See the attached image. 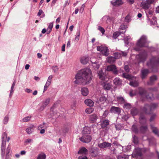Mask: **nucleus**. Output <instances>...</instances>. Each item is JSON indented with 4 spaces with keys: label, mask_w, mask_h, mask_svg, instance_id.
Instances as JSON below:
<instances>
[{
    "label": "nucleus",
    "mask_w": 159,
    "mask_h": 159,
    "mask_svg": "<svg viewBox=\"0 0 159 159\" xmlns=\"http://www.w3.org/2000/svg\"><path fill=\"white\" fill-rule=\"evenodd\" d=\"M122 74L121 76L123 78L128 80H131L132 79V77L131 75L125 73L123 70H122Z\"/></svg>",
    "instance_id": "25"
},
{
    "label": "nucleus",
    "mask_w": 159,
    "mask_h": 159,
    "mask_svg": "<svg viewBox=\"0 0 159 159\" xmlns=\"http://www.w3.org/2000/svg\"><path fill=\"white\" fill-rule=\"evenodd\" d=\"M106 70L108 71H111L115 75L118 74V70L116 66L114 65H110L107 66Z\"/></svg>",
    "instance_id": "8"
},
{
    "label": "nucleus",
    "mask_w": 159,
    "mask_h": 159,
    "mask_svg": "<svg viewBox=\"0 0 159 159\" xmlns=\"http://www.w3.org/2000/svg\"><path fill=\"white\" fill-rule=\"evenodd\" d=\"M139 122L141 125H143L145 124L147 121V119H145V120L139 119Z\"/></svg>",
    "instance_id": "62"
},
{
    "label": "nucleus",
    "mask_w": 159,
    "mask_h": 159,
    "mask_svg": "<svg viewBox=\"0 0 159 159\" xmlns=\"http://www.w3.org/2000/svg\"><path fill=\"white\" fill-rule=\"evenodd\" d=\"M132 141L135 144H137L139 143L138 137L135 135L132 136Z\"/></svg>",
    "instance_id": "31"
},
{
    "label": "nucleus",
    "mask_w": 159,
    "mask_h": 159,
    "mask_svg": "<svg viewBox=\"0 0 159 159\" xmlns=\"http://www.w3.org/2000/svg\"><path fill=\"white\" fill-rule=\"evenodd\" d=\"M147 42V37L144 35L142 36L140 39L138 40L136 43V46L137 47L134 48V49L137 51H140V48L146 47L145 45Z\"/></svg>",
    "instance_id": "2"
},
{
    "label": "nucleus",
    "mask_w": 159,
    "mask_h": 159,
    "mask_svg": "<svg viewBox=\"0 0 159 159\" xmlns=\"http://www.w3.org/2000/svg\"><path fill=\"white\" fill-rule=\"evenodd\" d=\"M50 84H51L50 83H48L47 82H46L45 86H44L43 93H44L47 90L49 86L50 85Z\"/></svg>",
    "instance_id": "49"
},
{
    "label": "nucleus",
    "mask_w": 159,
    "mask_h": 159,
    "mask_svg": "<svg viewBox=\"0 0 159 159\" xmlns=\"http://www.w3.org/2000/svg\"><path fill=\"white\" fill-rule=\"evenodd\" d=\"M53 22H51L49 24L48 27L47 29L48 30H52V29L53 27Z\"/></svg>",
    "instance_id": "56"
},
{
    "label": "nucleus",
    "mask_w": 159,
    "mask_h": 159,
    "mask_svg": "<svg viewBox=\"0 0 159 159\" xmlns=\"http://www.w3.org/2000/svg\"><path fill=\"white\" fill-rule=\"evenodd\" d=\"M85 104L89 107H92L93 106L94 102L90 99H87L84 101Z\"/></svg>",
    "instance_id": "26"
},
{
    "label": "nucleus",
    "mask_w": 159,
    "mask_h": 159,
    "mask_svg": "<svg viewBox=\"0 0 159 159\" xmlns=\"http://www.w3.org/2000/svg\"><path fill=\"white\" fill-rule=\"evenodd\" d=\"M149 104H146L144 105V106L142 108V111L145 114L148 115H150L151 114V113L150 111H148V109L147 107H149Z\"/></svg>",
    "instance_id": "23"
},
{
    "label": "nucleus",
    "mask_w": 159,
    "mask_h": 159,
    "mask_svg": "<svg viewBox=\"0 0 159 159\" xmlns=\"http://www.w3.org/2000/svg\"><path fill=\"white\" fill-rule=\"evenodd\" d=\"M113 82L115 85L120 86L122 84V80L118 77H116L114 79Z\"/></svg>",
    "instance_id": "19"
},
{
    "label": "nucleus",
    "mask_w": 159,
    "mask_h": 159,
    "mask_svg": "<svg viewBox=\"0 0 159 159\" xmlns=\"http://www.w3.org/2000/svg\"><path fill=\"white\" fill-rule=\"evenodd\" d=\"M134 153L136 156L141 157L142 155V153L140 150L138 148H136L134 150Z\"/></svg>",
    "instance_id": "29"
},
{
    "label": "nucleus",
    "mask_w": 159,
    "mask_h": 159,
    "mask_svg": "<svg viewBox=\"0 0 159 159\" xmlns=\"http://www.w3.org/2000/svg\"><path fill=\"white\" fill-rule=\"evenodd\" d=\"M139 112V110L138 109L135 107H133L130 110V113L133 116L137 115Z\"/></svg>",
    "instance_id": "18"
},
{
    "label": "nucleus",
    "mask_w": 159,
    "mask_h": 159,
    "mask_svg": "<svg viewBox=\"0 0 159 159\" xmlns=\"http://www.w3.org/2000/svg\"><path fill=\"white\" fill-rule=\"evenodd\" d=\"M120 34V32H114L113 34V37L114 39H116L117 37Z\"/></svg>",
    "instance_id": "44"
},
{
    "label": "nucleus",
    "mask_w": 159,
    "mask_h": 159,
    "mask_svg": "<svg viewBox=\"0 0 159 159\" xmlns=\"http://www.w3.org/2000/svg\"><path fill=\"white\" fill-rule=\"evenodd\" d=\"M115 59H116L115 58L112 57H109L108 58V62L111 63H113L115 61Z\"/></svg>",
    "instance_id": "41"
},
{
    "label": "nucleus",
    "mask_w": 159,
    "mask_h": 159,
    "mask_svg": "<svg viewBox=\"0 0 159 159\" xmlns=\"http://www.w3.org/2000/svg\"><path fill=\"white\" fill-rule=\"evenodd\" d=\"M125 22H129L131 20V17L129 15H128L125 17Z\"/></svg>",
    "instance_id": "53"
},
{
    "label": "nucleus",
    "mask_w": 159,
    "mask_h": 159,
    "mask_svg": "<svg viewBox=\"0 0 159 159\" xmlns=\"http://www.w3.org/2000/svg\"><path fill=\"white\" fill-rule=\"evenodd\" d=\"M9 120V117L8 116H6L4 118V119L3 120V123L4 124H7L8 121Z\"/></svg>",
    "instance_id": "54"
},
{
    "label": "nucleus",
    "mask_w": 159,
    "mask_h": 159,
    "mask_svg": "<svg viewBox=\"0 0 159 159\" xmlns=\"http://www.w3.org/2000/svg\"><path fill=\"white\" fill-rule=\"evenodd\" d=\"M80 140L83 143H88L92 140V137L89 135H83L82 137L80 138Z\"/></svg>",
    "instance_id": "9"
},
{
    "label": "nucleus",
    "mask_w": 159,
    "mask_h": 159,
    "mask_svg": "<svg viewBox=\"0 0 159 159\" xmlns=\"http://www.w3.org/2000/svg\"><path fill=\"white\" fill-rule=\"evenodd\" d=\"M118 159H126V157L125 155H119L117 157Z\"/></svg>",
    "instance_id": "63"
},
{
    "label": "nucleus",
    "mask_w": 159,
    "mask_h": 159,
    "mask_svg": "<svg viewBox=\"0 0 159 159\" xmlns=\"http://www.w3.org/2000/svg\"><path fill=\"white\" fill-rule=\"evenodd\" d=\"M46 155L44 153L40 154H39L37 159H45Z\"/></svg>",
    "instance_id": "42"
},
{
    "label": "nucleus",
    "mask_w": 159,
    "mask_h": 159,
    "mask_svg": "<svg viewBox=\"0 0 159 159\" xmlns=\"http://www.w3.org/2000/svg\"><path fill=\"white\" fill-rule=\"evenodd\" d=\"M109 120H105L102 122L101 126L102 128H104L109 125Z\"/></svg>",
    "instance_id": "27"
},
{
    "label": "nucleus",
    "mask_w": 159,
    "mask_h": 159,
    "mask_svg": "<svg viewBox=\"0 0 159 159\" xmlns=\"http://www.w3.org/2000/svg\"><path fill=\"white\" fill-rule=\"evenodd\" d=\"M50 100V98H48L46 99L44 101L42 102V105L39 109V111H43L49 104Z\"/></svg>",
    "instance_id": "12"
},
{
    "label": "nucleus",
    "mask_w": 159,
    "mask_h": 159,
    "mask_svg": "<svg viewBox=\"0 0 159 159\" xmlns=\"http://www.w3.org/2000/svg\"><path fill=\"white\" fill-rule=\"evenodd\" d=\"M151 114L150 118L149 119V121L150 122H152L154 121L155 119L157 117V115L155 113H153Z\"/></svg>",
    "instance_id": "35"
},
{
    "label": "nucleus",
    "mask_w": 159,
    "mask_h": 159,
    "mask_svg": "<svg viewBox=\"0 0 159 159\" xmlns=\"http://www.w3.org/2000/svg\"><path fill=\"white\" fill-rule=\"evenodd\" d=\"M7 134L4 132L2 133V143L1 146V156L2 159H3L5 154L6 141L5 140L7 138Z\"/></svg>",
    "instance_id": "3"
},
{
    "label": "nucleus",
    "mask_w": 159,
    "mask_h": 159,
    "mask_svg": "<svg viewBox=\"0 0 159 159\" xmlns=\"http://www.w3.org/2000/svg\"><path fill=\"white\" fill-rule=\"evenodd\" d=\"M154 0H146L143 1L141 3V6L144 9H148L150 7V5L152 3Z\"/></svg>",
    "instance_id": "7"
},
{
    "label": "nucleus",
    "mask_w": 159,
    "mask_h": 159,
    "mask_svg": "<svg viewBox=\"0 0 159 159\" xmlns=\"http://www.w3.org/2000/svg\"><path fill=\"white\" fill-rule=\"evenodd\" d=\"M98 76L99 78L102 80H104L106 76L105 74L103 72L102 70H99L98 73Z\"/></svg>",
    "instance_id": "24"
},
{
    "label": "nucleus",
    "mask_w": 159,
    "mask_h": 159,
    "mask_svg": "<svg viewBox=\"0 0 159 159\" xmlns=\"http://www.w3.org/2000/svg\"><path fill=\"white\" fill-rule=\"evenodd\" d=\"M139 119L145 120V119H147L144 115L141 114L140 115Z\"/></svg>",
    "instance_id": "59"
},
{
    "label": "nucleus",
    "mask_w": 159,
    "mask_h": 159,
    "mask_svg": "<svg viewBox=\"0 0 159 159\" xmlns=\"http://www.w3.org/2000/svg\"><path fill=\"white\" fill-rule=\"evenodd\" d=\"M106 98L104 96L101 97L99 99V102L101 104H103L106 101Z\"/></svg>",
    "instance_id": "38"
},
{
    "label": "nucleus",
    "mask_w": 159,
    "mask_h": 159,
    "mask_svg": "<svg viewBox=\"0 0 159 159\" xmlns=\"http://www.w3.org/2000/svg\"><path fill=\"white\" fill-rule=\"evenodd\" d=\"M88 152L87 149L83 147L80 149L78 152V153L85 155L87 154Z\"/></svg>",
    "instance_id": "20"
},
{
    "label": "nucleus",
    "mask_w": 159,
    "mask_h": 159,
    "mask_svg": "<svg viewBox=\"0 0 159 159\" xmlns=\"http://www.w3.org/2000/svg\"><path fill=\"white\" fill-rule=\"evenodd\" d=\"M129 84L133 87H137L139 86L138 83L136 81H131L130 82Z\"/></svg>",
    "instance_id": "37"
},
{
    "label": "nucleus",
    "mask_w": 159,
    "mask_h": 159,
    "mask_svg": "<svg viewBox=\"0 0 159 159\" xmlns=\"http://www.w3.org/2000/svg\"><path fill=\"white\" fill-rule=\"evenodd\" d=\"M157 104L156 103H152L150 105H149V107L150 111H154L157 108Z\"/></svg>",
    "instance_id": "30"
},
{
    "label": "nucleus",
    "mask_w": 159,
    "mask_h": 159,
    "mask_svg": "<svg viewBox=\"0 0 159 159\" xmlns=\"http://www.w3.org/2000/svg\"><path fill=\"white\" fill-rule=\"evenodd\" d=\"M157 77L155 75H153L150 77V81L151 82H152L153 81L157 80Z\"/></svg>",
    "instance_id": "48"
},
{
    "label": "nucleus",
    "mask_w": 159,
    "mask_h": 159,
    "mask_svg": "<svg viewBox=\"0 0 159 159\" xmlns=\"http://www.w3.org/2000/svg\"><path fill=\"white\" fill-rule=\"evenodd\" d=\"M52 69L55 73H57L58 71V68L57 66H54L52 67Z\"/></svg>",
    "instance_id": "60"
},
{
    "label": "nucleus",
    "mask_w": 159,
    "mask_h": 159,
    "mask_svg": "<svg viewBox=\"0 0 159 159\" xmlns=\"http://www.w3.org/2000/svg\"><path fill=\"white\" fill-rule=\"evenodd\" d=\"M113 55L115 58L116 59L120 58L121 56V54L120 52H116L114 53Z\"/></svg>",
    "instance_id": "40"
},
{
    "label": "nucleus",
    "mask_w": 159,
    "mask_h": 159,
    "mask_svg": "<svg viewBox=\"0 0 159 159\" xmlns=\"http://www.w3.org/2000/svg\"><path fill=\"white\" fill-rule=\"evenodd\" d=\"M151 129L152 132L156 135L159 136V133L158 129L157 128L153 127L152 125L151 126Z\"/></svg>",
    "instance_id": "32"
},
{
    "label": "nucleus",
    "mask_w": 159,
    "mask_h": 159,
    "mask_svg": "<svg viewBox=\"0 0 159 159\" xmlns=\"http://www.w3.org/2000/svg\"><path fill=\"white\" fill-rule=\"evenodd\" d=\"M11 152L12 151L11 149V148L10 147H9L8 146L6 149V154H9L10 153H11Z\"/></svg>",
    "instance_id": "51"
},
{
    "label": "nucleus",
    "mask_w": 159,
    "mask_h": 159,
    "mask_svg": "<svg viewBox=\"0 0 159 159\" xmlns=\"http://www.w3.org/2000/svg\"><path fill=\"white\" fill-rule=\"evenodd\" d=\"M147 55V53L144 52L140 53L136 56V59L137 60L139 63L141 62H144L146 60Z\"/></svg>",
    "instance_id": "6"
},
{
    "label": "nucleus",
    "mask_w": 159,
    "mask_h": 159,
    "mask_svg": "<svg viewBox=\"0 0 159 159\" xmlns=\"http://www.w3.org/2000/svg\"><path fill=\"white\" fill-rule=\"evenodd\" d=\"M99 118L98 115L93 114L89 116V119L90 123H93L96 122L97 120Z\"/></svg>",
    "instance_id": "10"
},
{
    "label": "nucleus",
    "mask_w": 159,
    "mask_h": 159,
    "mask_svg": "<svg viewBox=\"0 0 159 159\" xmlns=\"http://www.w3.org/2000/svg\"><path fill=\"white\" fill-rule=\"evenodd\" d=\"M108 114V110H106L104 112L102 116L103 117H106Z\"/></svg>",
    "instance_id": "61"
},
{
    "label": "nucleus",
    "mask_w": 159,
    "mask_h": 159,
    "mask_svg": "<svg viewBox=\"0 0 159 159\" xmlns=\"http://www.w3.org/2000/svg\"><path fill=\"white\" fill-rule=\"evenodd\" d=\"M90 152L91 154L93 156L96 157L98 155V151L97 149L92 148L91 149Z\"/></svg>",
    "instance_id": "34"
},
{
    "label": "nucleus",
    "mask_w": 159,
    "mask_h": 159,
    "mask_svg": "<svg viewBox=\"0 0 159 159\" xmlns=\"http://www.w3.org/2000/svg\"><path fill=\"white\" fill-rule=\"evenodd\" d=\"M69 129L67 127H64L61 129V131L64 134H65L68 131Z\"/></svg>",
    "instance_id": "46"
},
{
    "label": "nucleus",
    "mask_w": 159,
    "mask_h": 159,
    "mask_svg": "<svg viewBox=\"0 0 159 159\" xmlns=\"http://www.w3.org/2000/svg\"><path fill=\"white\" fill-rule=\"evenodd\" d=\"M92 78L91 70L89 68H85L79 70L76 75L74 82L78 84H88L90 83Z\"/></svg>",
    "instance_id": "1"
},
{
    "label": "nucleus",
    "mask_w": 159,
    "mask_h": 159,
    "mask_svg": "<svg viewBox=\"0 0 159 159\" xmlns=\"http://www.w3.org/2000/svg\"><path fill=\"white\" fill-rule=\"evenodd\" d=\"M110 111L111 113L117 114L118 115H120L121 109L120 107L112 106L110 109Z\"/></svg>",
    "instance_id": "11"
},
{
    "label": "nucleus",
    "mask_w": 159,
    "mask_h": 159,
    "mask_svg": "<svg viewBox=\"0 0 159 159\" xmlns=\"http://www.w3.org/2000/svg\"><path fill=\"white\" fill-rule=\"evenodd\" d=\"M131 130L135 134H138L139 133V129L137 125L134 124L131 127Z\"/></svg>",
    "instance_id": "22"
},
{
    "label": "nucleus",
    "mask_w": 159,
    "mask_h": 159,
    "mask_svg": "<svg viewBox=\"0 0 159 159\" xmlns=\"http://www.w3.org/2000/svg\"><path fill=\"white\" fill-rule=\"evenodd\" d=\"M104 89L107 90H109L111 88V85L110 83H104L103 84Z\"/></svg>",
    "instance_id": "39"
},
{
    "label": "nucleus",
    "mask_w": 159,
    "mask_h": 159,
    "mask_svg": "<svg viewBox=\"0 0 159 159\" xmlns=\"http://www.w3.org/2000/svg\"><path fill=\"white\" fill-rule=\"evenodd\" d=\"M148 131V126L147 125H141L139 127V133L142 134H146Z\"/></svg>",
    "instance_id": "16"
},
{
    "label": "nucleus",
    "mask_w": 159,
    "mask_h": 159,
    "mask_svg": "<svg viewBox=\"0 0 159 159\" xmlns=\"http://www.w3.org/2000/svg\"><path fill=\"white\" fill-rule=\"evenodd\" d=\"M110 2L111 4L114 7L119 6L123 3L122 0H113Z\"/></svg>",
    "instance_id": "17"
},
{
    "label": "nucleus",
    "mask_w": 159,
    "mask_h": 159,
    "mask_svg": "<svg viewBox=\"0 0 159 159\" xmlns=\"http://www.w3.org/2000/svg\"><path fill=\"white\" fill-rule=\"evenodd\" d=\"M98 29L101 32L102 34H104L105 32V29L102 27L99 26H98Z\"/></svg>",
    "instance_id": "52"
},
{
    "label": "nucleus",
    "mask_w": 159,
    "mask_h": 159,
    "mask_svg": "<svg viewBox=\"0 0 159 159\" xmlns=\"http://www.w3.org/2000/svg\"><path fill=\"white\" fill-rule=\"evenodd\" d=\"M32 129L31 127L28 128L26 129V131L27 134H31L32 132Z\"/></svg>",
    "instance_id": "55"
},
{
    "label": "nucleus",
    "mask_w": 159,
    "mask_h": 159,
    "mask_svg": "<svg viewBox=\"0 0 159 159\" xmlns=\"http://www.w3.org/2000/svg\"><path fill=\"white\" fill-rule=\"evenodd\" d=\"M129 95L130 96L132 97L136 95V93L133 90H130L129 93Z\"/></svg>",
    "instance_id": "57"
},
{
    "label": "nucleus",
    "mask_w": 159,
    "mask_h": 159,
    "mask_svg": "<svg viewBox=\"0 0 159 159\" xmlns=\"http://www.w3.org/2000/svg\"><path fill=\"white\" fill-rule=\"evenodd\" d=\"M81 92L82 95L86 96L88 94L89 91L87 88L83 87L81 89Z\"/></svg>",
    "instance_id": "21"
},
{
    "label": "nucleus",
    "mask_w": 159,
    "mask_h": 159,
    "mask_svg": "<svg viewBox=\"0 0 159 159\" xmlns=\"http://www.w3.org/2000/svg\"><path fill=\"white\" fill-rule=\"evenodd\" d=\"M89 61L88 57H83L80 59L81 62L83 64H86Z\"/></svg>",
    "instance_id": "33"
},
{
    "label": "nucleus",
    "mask_w": 159,
    "mask_h": 159,
    "mask_svg": "<svg viewBox=\"0 0 159 159\" xmlns=\"http://www.w3.org/2000/svg\"><path fill=\"white\" fill-rule=\"evenodd\" d=\"M31 118V117L30 116H27V117H25L24 118L22 119L23 122H28L30 120Z\"/></svg>",
    "instance_id": "50"
},
{
    "label": "nucleus",
    "mask_w": 159,
    "mask_h": 159,
    "mask_svg": "<svg viewBox=\"0 0 159 159\" xmlns=\"http://www.w3.org/2000/svg\"><path fill=\"white\" fill-rule=\"evenodd\" d=\"M132 106L130 103H125L123 105V107L124 108L129 110L131 108Z\"/></svg>",
    "instance_id": "36"
},
{
    "label": "nucleus",
    "mask_w": 159,
    "mask_h": 159,
    "mask_svg": "<svg viewBox=\"0 0 159 159\" xmlns=\"http://www.w3.org/2000/svg\"><path fill=\"white\" fill-rule=\"evenodd\" d=\"M124 69L126 72L127 73L129 72L130 71V69L129 68V66L128 65L125 66L124 67Z\"/></svg>",
    "instance_id": "58"
},
{
    "label": "nucleus",
    "mask_w": 159,
    "mask_h": 159,
    "mask_svg": "<svg viewBox=\"0 0 159 159\" xmlns=\"http://www.w3.org/2000/svg\"><path fill=\"white\" fill-rule=\"evenodd\" d=\"M111 145V143L104 142L102 143L98 144V146L101 148H105L110 147Z\"/></svg>",
    "instance_id": "15"
},
{
    "label": "nucleus",
    "mask_w": 159,
    "mask_h": 159,
    "mask_svg": "<svg viewBox=\"0 0 159 159\" xmlns=\"http://www.w3.org/2000/svg\"><path fill=\"white\" fill-rule=\"evenodd\" d=\"M97 50L98 51L100 52L104 56H107L109 54L110 51L107 47L103 45L98 46L97 47Z\"/></svg>",
    "instance_id": "4"
},
{
    "label": "nucleus",
    "mask_w": 159,
    "mask_h": 159,
    "mask_svg": "<svg viewBox=\"0 0 159 159\" xmlns=\"http://www.w3.org/2000/svg\"><path fill=\"white\" fill-rule=\"evenodd\" d=\"M117 99L119 102H121L122 103H124L125 102V100L123 97H118Z\"/></svg>",
    "instance_id": "43"
},
{
    "label": "nucleus",
    "mask_w": 159,
    "mask_h": 159,
    "mask_svg": "<svg viewBox=\"0 0 159 159\" xmlns=\"http://www.w3.org/2000/svg\"><path fill=\"white\" fill-rule=\"evenodd\" d=\"M150 24L151 25H155L157 23L156 18L153 17L152 18V20L150 21Z\"/></svg>",
    "instance_id": "45"
},
{
    "label": "nucleus",
    "mask_w": 159,
    "mask_h": 159,
    "mask_svg": "<svg viewBox=\"0 0 159 159\" xmlns=\"http://www.w3.org/2000/svg\"><path fill=\"white\" fill-rule=\"evenodd\" d=\"M149 61V63L147 64L150 65L152 69L155 67H157L159 64V57L153 56L150 59Z\"/></svg>",
    "instance_id": "5"
},
{
    "label": "nucleus",
    "mask_w": 159,
    "mask_h": 159,
    "mask_svg": "<svg viewBox=\"0 0 159 159\" xmlns=\"http://www.w3.org/2000/svg\"><path fill=\"white\" fill-rule=\"evenodd\" d=\"M147 93V90L143 88L139 87L138 88V94L141 97L146 96Z\"/></svg>",
    "instance_id": "14"
},
{
    "label": "nucleus",
    "mask_w": 159,
    "mask_h": 159,
    "mask_svg": "<svg viewBox=\"0 0 159 159\" xmlns=\"http://www.w3.org/2000/svg\"><path fill=\"white\" fill-rule=\"evenodd\" d=\"M149 71L148 69H142L141 71V77L143 80L145 79L149 73Z\"/></svg>",
    "instance_id": "13"
},
{
    "label": "nucleus",
    "mask_w": 159,
    "mask_h": 159,
    "mask_svg": "<svg viewBox=\"0 0 159 159\" xmlns=\"http://www.w3.org/2000/svg\"><path fill=\"white\" fill-rule=\"evenodd\" d=\"M91 132V129L88 127H85L84 128L83 130V135H89Z\"/></svg>",
    "instance_id": "28"
},
{
    "label": "nucleus",
    "mask_w": 159,
    "mask_h": 159,
    "mask_svg": "<svg viewBox=\"0 0 159 159\" xmlns=\"http://www.w3.org/2000/svg\"><path fill=\"white\" fill-rule=\"evenodd\" d=\"M11 157V153H10L8 154H6L5 158L6 159H10Z\"/></svg>",
    "instance_id": "64"
},
{
    "label": "nucleus",
    "mask_w": 159,
    "mask_h": 159,
    "mask_svg": "<svg viewBox=\"0 0 159 159\" xmlns=\"http://www.w3.org/2000/svg\"><path fill=\"white\" fill-rule=\"evenodd\" d=\"M93 111V109L90 107L86 109L85 110V112L88 114H90L92 113Z\"/></svg>",
    "instance_id": "47"
}]
</instances>
